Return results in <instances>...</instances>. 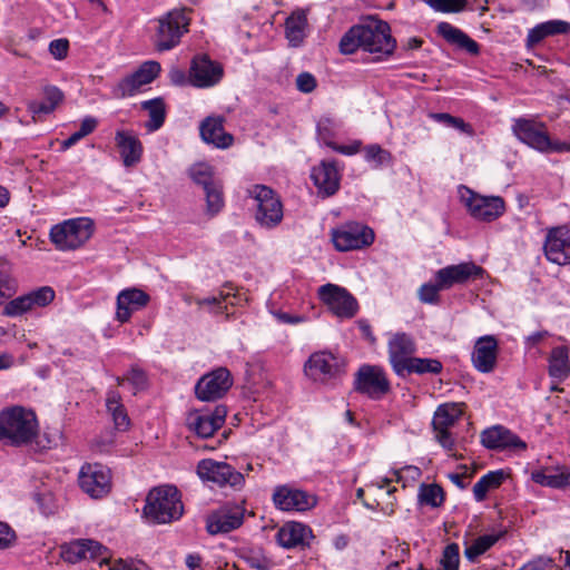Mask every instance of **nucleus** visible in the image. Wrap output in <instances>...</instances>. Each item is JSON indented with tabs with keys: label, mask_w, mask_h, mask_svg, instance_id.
I'll return each mask as SVG.
<instances>
[{
	"label": "nucleus",
	"mask_w": 570,
	"mask_h": 570,
	"mask_svg": "<svg viewBox=\"0 0 570 570\" xmlns=\"http://www.w3.org/2000/svg\"><path fill=\"white\" fill-rule=\"evenodd\" d=\"M183 512L184 507L176 487L161 485L155 488L146 498L144 515L151 523H170L178 520Z\"/></svg>",
	"instance_id": "obj_3"
},
{
	"label": "nucleus",
	"mask_w": 570,
	"mask_h": 570,
	"mask_svg": "<svg viewBox=\"0 0 570 570\" xmlns=\"http://www.w3.org/2000/svg\"><path fill=\"white\" fill-rule=\"evenodd\" d=\"M531 478L535 483L543 487L570 490V472L538 470L532 472Z\"/></svg>",
	"instance_id": "obj_35"
},
{
	"label": "nucleus",
	"mask_w": 570,
	"mask_h": 570,
	"mask_svg": "<svg viewBox=\"0 0 570 570\" xmlns=\"http://www.w3.org/2000/svg\"><path fill=\"white\" fill-rule=\"evenodd\" d=\"M395 46L390 26L381 20L353 26L340 40L341 53L352 55L361 49L373 55V60H382L391 56Z\"/></svg>",
	"instance_id": "obj_1"
},
{
	"label": "nucleus",
	"mask_w": 570,
	"mask_h": 570,
	"mask_svg": "<svg viewBox=\"0 0 570 570\" xmlns=\"http://www.w3.org/2000/svg\"><path fill=\"white\" fill-rule=\"evenodd\" d=\"M149 302V295L138 288H127L117 296L116 320L126 323L132 313L145 307Z\"/></svg>",
	"instance_id": "obj_27"
},
{
	"label": "nucleus",
	"mask_w": 570,
	"mask_h": 570,
	"mask_svg": "<svg viewBox=\"0 0 570 570\" xmlns=\"http://www.w3.org/2000/svg\"><path fill=\"white\" fill-rule=\"evenodd\" d=\"M16 541L14 530L8 523L0 521V549H9Z\"/></svg>",
	"instance_id": "obj_57"
},
{
	"label": "nucleus",
	"mask_w": 570,
	"mask_h": 570,
	"mask_svg": "<svg viewBox=\"0 0 570 570\" xmlns=\"http://www.w3.org/2000/svg\"><path fill=\"white\" fill-rule=\"evenodd\" d=\"M243 509L239 507H223L207 518L206 528L210 534L227 533L242 525Z\"/></svg>",
	"instance_id": "obj_24"
},
{
	"label": "nucleus",
	"mask_w": 570,
	"mask_h": 570,
	"mask_svg": "<svg viewBox=\"0 0 570 570\" xmlns=\"http://www.w3.org/2000/svg\"><path fill=\"white\" fill-rule=\"evenodd\" d=\"M247 562L250 568L257 570H271L273 567V562L265 557L252 556L247 558Z\"/></svg>",
	"instance_id": "obj_64"
},
{
	"label": "nucleus",
	"mask_w": 570,
	"mask_h": 570,
	"mask_svg": "<svg viewBox=\"0 0 570 570\" xmlns=\"http://www.w3.org/2000/svg\"><path fill=\"white\" fill-rule=\"evenodd\" d=\"M189 176L196 184L202 185L204 188L219 183V180L215 178L214 167L205 161L194 164L189 168Z\"/></svg>",
	"instance_id": "obj_43"
},
{
	"label": "nucleus",
	"mask_w": 570,
	"mask_h": 570,
	"mask_svg": "<svg viewBox=\"0 0 570 570\" xmlns=\"http://www.w3.org/2000/svg\"><path fill=\"white\" fill-rule=\"evenodd\" d=\"M503 480V471H491L487 473L473 485L474 499L478 502L483 501L487 498L488 492L499 488Z\"/></svg>",
	"instance_id": "obj_40"
},
{
	"label": "nucleus",
	"mask_w": 570,
	"mask_h": 570,
	"mask_svg": "<svg viewBox=\"0 0 570 570\" xmlns=\"http://www.w3.org/2000/svg\"><path fill=\"white\" fill-rule=\"evenodd\" d=\"M482 273L483 269L474 263H461L439 269L435 273V279L440 281L441 287L448 289L455 284H464L469 279L478 278Z\"/></svg>",
	"instance_id": "obj_25"
},
{
	"label": "nucleus",
	"mask_w": 570,
	"mask_h": 570,
	"mask_svg": "<svg viewBox=\"0 0 570 570\" xmlns=\"http://www.w3.org/2000/svg\"><path fill=\"white\" fill-rule=\"evenodd\" d=\"M436 31L449 43L455 45L472 55L479 52V45L466 33L449 22H440L436 26Z\"/></svg>",
	"instance_id": "obj_32"
},
{
	"label": "nucleus",
	"mask_w": 570,
	"mask_h": 570,
	"mask_svg": "<svg viewBox=\"0 0 570 570\" xmlns=\"http://www.w3.org/2000/svg\"><path fill=\"white\" fill-rule=\"evenodd\" d=\"M190 17L185 9H175L156 21L154 42L159 51L176 47L180 38L188 31Z\"/></svg>",
	"instance_id": "obj_5"
},
{
	"label": "nucleus",
	"mask_w": 570,
	"mask_h": 570,
	"mask_svg": "<svg viewBox=\"0 0 570 570\" xmlns=\"http://www.w3.org/2000/svg\"><path fill=\"white\" fill-rule=\"evenodd\" d=\"M364 159L372 164L375 168L392 163V155L389 150L383 149L377 144L367 145L363 149Z\"/></svg>",
	"instance_id": "obj_46"
},
{
	"label": "nucleus",
	"mask_w": 570,
	"mask_h": 570,
	"mask_svg": "<svg viewBox=\"0 0 570 570\" xmlns=\"http://www.w3.org/2000/svg\"><path fill=\"white\" fill-rule=\"evenodd\" d=\"M14 291V282L7 274L0 272V304L4 297L11 296Z\"/></svg>",
	"instance_id": "obj_60"
},
{
	"label": "nucleus",
	"mask_w": 570,
	"mask_h": 570,
	"mask_svg": "<svg viewBox=\"0 0 570 570\" xmlns=\"http://www.w3.org/2000/svg\"><path fill=\"white\" fill-rule=\"evenodd\" d=\"M39 433L36 413L27 407L14 405L0 411V441L22 446L30 444Z\"/></svg>",
	"instance_id": "obj_2"
},
{
	"label": "nucleus",
	"mask_w": 570,
	"mask_h": 570,
	"mask_svg": "<svg viewBox=\"0 0 570 570\" xmlns=\"http://www.w3.org/2000/svg\"><path fill=\"white\" fill-rule=\"evenodd\" d=\"M115 142L125 167H135L140 163L144 147L134 131L124 129L117 130L115 134Z\"/></svg>",
	"instance_id": "obj_26"
},
{
	"label": "nucleus",
	"mask_w": 570,
	"mask_h": 570,
	"mask_svg": "<svg viewBox=\"0 0 570 570\" xmlns=\"http://www.w3.org/2000/svg\"><path fill=\"white\" fill-rule=\"evenodd\" d=\"M230 297L229 292H220L218 295H212L198 301V304L204 306H213L215 312H223L227 307V301Z\"/></svg>",
	"instance_id": "obj_56"
},
{
	"label": "nucleus",
	"mask_w": 570,
	"mask_h": 570,
	"mask_svg": "<svg viewBox=\"0 0 570 570\" xmlns=\"http://www.w3.org/2000/svg\"><path fill=\"white\" fill-rule=\"evenodd\" d=\"M497 355L498 341L492 335H485L475 342L472 363L479 372L490 373L495 366Z\"/></svg>",
	"instance_id": "obj_29"
},
{
	"label": "nucleus",
	"mask_w": 570,
	"mask_h": 570,
	"mask_svg": "<svg viewBox=\"0 0 570 570\" xmlns=\"http://www.w3.org/2000/svg\"><path fill=\"white\" fill-rule=\"evenodd\" d=\"M69 42L67 39H56L49 43V52L58 60L67 57Z\"/></svg>",
	"instance_id": "obj_59"
},
{
	"label": "nucleus",
	"mask_w": 570,
	"mask_h": 570,
	"mask_svg": "<svg viewBox=\"0 0 570 570\" xmlns=\"http://www.w3.org/2000/svg\"><path fill=\"white\" fill-rule=\"evenodd\" d=\"M80 489L92 499H101L111 490V471L99 463H86L78 473Z\"/></svg>",
	"instance_id": "obj_10"
},
{
	"label": "nucleus",
	"mask_w": 570,
	"mask_h": 570,
	"mask_svg": "<svg viewBox=\"0 0 570 570\" xmlns=\"http://www.w3.org/2000/svg\"><path fill=\"white\" fill-rule=\"evenodd\" d=\"M332 242L338 252L362 249L372 245L375 235L372 228L357 222H348L332 229Z\"/></svg>",
	"instance_id": "obj_8"
},
{
	"label": "nucleus",
	"mask_w": 570,
	"mask_h": 570,
	"mask_svg": "<svg viewBox=\"0 0 570 570\" xmlns=\"http://www.w3.org/2000/svg\"><path fill=\"white\" fill-rule=\"evenodd\" d=\"M32 309L49 305L55 298V291L49 286H42L27 294Z\"/></svg>",
	"instance_id": "obj_49"
},
{
	"label": "nucleus",
	"mask_w": 570,
	"mask_h": 570,
	"mask_svg": "<svg viewBox=\"0 0 570 570\" xmlns=\"http://www.w3.org/2000/svg\"><path fill=\"white\" fill-rule=\"evenodd\" d=\"M356 390L372 399H380L389 391L384 371L379 366H362L356 377Z\"/></svg>",
	"instance_id": "obj_20"
},
{
	"label": "nucleus",
	"mask_w": 570,
	"mask_h": 570,
	"mask_svg": "<svg viewBox=\"0 0 570 570\" xmlns=\"http://www.w3.org/2000/svg\"><path fill=\"white\" fill-rule=\"evenodd\" d=\"M142 109L148 111L149 120L146 122L145 127L149 132H154L158 130L164 121L166 116L165 104L161 98H155L151 100L144 101L141 104Z\"/></svg>",
	"instance_id": "obj_39"
},
{
	"label": "nucleus",
	"mask_w": 570,
	"mask_h": 570,
	"mask_svg": "<svg viewBox=\"0 0 570 570\" xmlns=\"http://www.w3.org/2000/svg\"><path fill=\"white\" fill-rule=\"evenodd\" d=\"M106 406L112 416L116 428L119 430H126L129 426V417L124 405L120 403V395L117 392H108Z\"/></svg>",
	"instance_id": "obj_41"
},
{
	"label": "nucleus",
	"mask_w": 570,
	"mask_h": 570,
	"mask_svg": "<svg viewBox=\"0 0 570 570\" xmlns=\"http://www.w3.org/2000/svg\"><path fill=\"white\" fill-rule=\"evenodd\" d=\"M92 233V220L88 217H77L52 226L49 236L57 249L66 252L81 247Z\"/></svg>",
	"instance_id": "obj_4"
},
{
	"label": "nucleus",
	"mask_w": 570,
	"mask_h": 570,
	"mask_svg": "<svg viewBox=\"0 0 570 570\" xmlns=\"http://www.w3.org/2000/svg\"><path fill=\"white\" fill-rule=\"evenodd\" d=\"M232 385L230 372L226 367H218L198 380L195 393L200 401H215L223 397Z\"/></svg>",
	"instance_id": "obj_12"
},
{
	"label": "nucleus",
	"mask_w": 570,
	"mask_h": 570,
	"mask_svg": "<svg viewBox=\"0 0 570 570\" xmlns=\"http://www.w3.org/2000/svg\"><path fill=\"white\" fill-rule=\"evenodd\" d=\"M549 372L550 375L554 377H563L568 374L569 357L564 347L558 346L552 350L549 362Z\"/></svg>",
	"instance_id": "obj_44"
},
{
	"label": "nucleus",
	"mask_w": 570,
	"mask_h": 570,
	"mask_svg": "<svg viewBox=\"0 0 570 570\" xmlns=\"http://www.w3.org/2000/svg\"><path fill=\"white\" fill-rule=\"evenodd\" d=\"M223 77V68L207 56H197L191 61L189 71L190 82L199 88L215 86Z\"/></svg>",
	"instance_id": "obj_21"
},
{
	"label": "nucleus",
	"mask_w": 570,
	"mask_h": 570,
	"mask_svg": "<svg viewBox=\"0 0 570 570\" xmlns=\"http://www.w3.org/2000/svg\"><path fill=\"white\" fill-rule=\"evenodd\" d=\"M570 23L563 20H549L534 26L529 30L527 45L533 47L550 36L568 33Z\"/></svg>",
	"instance_id": "obj_33"
},
{
	"label": "nucleus",
	"mask_w": 570,
	"mask_h": 570,
	"mask_svg": "<svg viewBox=\"0 0 570 570\" xmlns=\"http://www.w3.org/2000/svg\"><path fill=\"white\" fill-rule=\"evenodd\" d=\"M512 131L520 141L540 153L549 146V134L543 122L519 118L513 121Z\"/></svg>",
	"instance_id": "obj_17"
},
{
	"label": "nucleus",
	"mask_w": 570,
	"mask_h": 570,
	"mask_svg": "<svg viewBox=\"0 0 570 570\" xmlns=\"http://www.w3.org/2000/svg\"><path fill=\"white\" fill-rule=\"evenodd\" d=\"M320 301L338 318H352L358 311L356 298L344 287L325 284L317 289Z\"/></svg>",
	"instance_id": "obj_9"
},
{
	"label": "nucleus",
	"mask_w": 570,
	"mask_h": 570,
	"mask_svg": "<svg viewBox=\"0 0 570 570\" xmlns=\"http://www.w3.org/2000/svg\"><path fill=\"white\" fill-rule=\"evenodd\" d=\"M463 409L460 403L442 404L438 407L433 417L434 429H449L462 415Z\"/></svg>",
	"instance_id": "obj_37"
},
{
	"label": "nucleus",
	"mask_w": 570,
	"mask_h": 570,
	"mask_svg": "<svg viewBox=\"0 0 570 570\" xmlns=\"http://www.w3.org/2000/svg\"><path fill=\"white\" fill-rule=\"evenodd\" d=\"M556 562L551 557L538 556L524 563L519 570H556Z\"/></svg>",
	"instance_id": "obj_55"
},
{
	"label": "nucleus",
	"mask_w": 570,
	"mask_h": 570,
	"mask_svg": "<svg viewBox=\"0 0 570 570\" xmlns=\"http://www.w3.org/2000/svg\"><path fill=\"white\" fill-rule=\"evenodd\" d=\"M503 534L504 531L484 534L474 539L470 543L465 542L464 556L468 560L474 561L479 556L483 554L494 546Z\"/></svg>",
	"instance_id": "obj_38"
},
{
	"label": "nucleus",
	"mask_w": 570,
	"mask_h": 570,
	"mask_svg": "<svg viewBox=\"0 0 570 570\" xmlns=\"http://www.w3.org/2000/svg\"><path fill=\"white\" fill-rule=\"evenodd\" d=\"M543 249L549 262L557 265L570 264V228L558 226L548 229Z\"/></svg>",
	"instance_id": "obj_15"
},
{
	"label": "nucleus",
	"mask_w": 570,
	"mask_h": 570,
	"mask_svg": "<svg viewBox=\"0 0 570 570\" xmlns=\"http://www.w3.org/2000/svg\"><path fill=\"white\" fill-rule=\"evenodd\" d=\"M311 178L318 194L328 197L340 188L341 173L333 160H323L312 168Z\"/></svg>",
	"instance_id": "obj_22"
},
{
	"label": "nucleus",
	"mask_w": 570,
	"mask_h": 570,
	"mask_svg": "<svg viewBox=\"0 0 570 570\" xmlns=\"http://www.w3.org/2000/svg\"><path fill=\"white\" fill-rule=\"evenodd\" d=\"M436 12L458 13L464 10L468 0H422Z\"/></svg>",
	"instance_id": "obj_48"
},
{
	"label": "nucleus",
	"mask_w": 570,
	"mask_h": 570,
	"mask_svg": "<svg viewBox=\"0 0 570 570\" xmlns=\"http://www.w3.org/2000/svg\"><path fill=\"white\" fill-rule=\"evenodd\" d=\"M255 202V219L264 228H274L283 219V204L277 194L265 185H254L248 189Z\"/></svg>",
	"instance_id": "obj_6"
},
{
	"label": "nucleus",
	"mask_w": 570,
	"mask_h": 570,
	"mask_svg": "<svg viewBox=\"0 0 570 570\" xmlns=\"http://www.w3.org/2000/svg\"><path fill=\"white\" fill-rule=\"evenodd\" d=\"M389 360L396 375L404 377V371L409 361L413 360L416 352L414 338L403 332L391 334L387 342Z\"/></svg>",
	"instance_id": "obj_13"
},
{
	"label": "nucleus",
	"mask_w": 570,
	"mask_h": 570,
	"mask_svg": "<svg viewBox=\"0 0 570 570\" xmlns=\"http://www.w3.org/2000/svg\"><path fill=\"white\" fill-rule=\"evenodd\" d=\"M307 26L306 14L302 10L294 11L285 22L286 38L292 46L297 47L305 38Z\"/></svg>",
	"instance_id": "obj_36"
},
{
	"label": "nucleus",
	"mask_w": 570,
	"mask_h": 570,
	"mask_svg": "<svg viewBox=\"0 0 570 570\" xmlns=\"http://www.w3.org/2000/svg\"><path fill=\"white\" fill-rule=\"evenodd\" d=\"M312 538V530L307 525L294 521L285 523L276 534L278 544L286 549L308 544Z\"/></svg>",
	"instance_id": "obj_31"
},
{
	"label": "nucleus",
	"mask_w": 570,
	"mask_h": 570,
	"mask_svg": "<svg viewBox=\"0 0 570 570\" xmlns=\"http://www.w3.org/2000/svg\"><path fill=\"white\" fill-rule=\"evenodd\" d=\"M459 560V546L456 543L448 544L441 559L442 570H458Z\"/></svg>",
	"instance_id": "obj_53"
},
{
	"label": "nucleus",
	"mask_w": 570,
	"mask_h": 570,
	"mask_svg": "<svg viewBox=\"0 0 570 570\" xmlns=\"http://www.w3.org/2000/svg\"><path fill=\"white\" fill-rule=\"evenodd\" d=\"M206 197V214L209 217L217 215L224 207L223 187L220 181L204 188Z\"/></svg>",
	"instance_id": "obj_45"
},
{
	"label": "nucleus",
	"mask_w": 570,
	"mask_h": 570,
	"mask_svg": "<svg viewBox=\"0 0 570 570\" xmlns=\"http://www.w3.org/2000/svg\"><path fill=\"white\" fill-rule=\"evenodd\" d=\"M481 443L491 450L519 449L524 450L525 443L510 430L495 425L481 433Z\"/></svg>",
	"instance_id": "obj_28"
},
{
	"label": "nucleus",
	"mask_w": 570,
	"mask_h": 570,
	"mask_svg": "<svg viewBox=\"0 0 570 570\" xmlns=\"http://www.w3.org/2000/svg\"><path fill=\"white\" fill-rule=\"evenodd\" d=\"M224 118L220 116L207 117L200 125V136L207 144L217 148H228L233 144V136L225 132L223 127Z\"/></svg>",
	"instance_id": "obj_30"
},
{
	"label": "nucleus",
	"mask_w": 570,
	"mask_h": 570,
	"mask_svg": "<svg viewBox=\"0 0 570 570\" xmlns=\"http://www.w3.org/2000/svg\"><path fill=\"white\" fill-rule=\"evenodd\" d=\"M107 549L98 541L78 539L61 547V557L66 562L95 561L99 558L106 560Z\"/></svg>",
	"instance_id": "obj_18"
},
{
	"label": "nucleus",
	"mask_w": 570,
	"mask_h": 570,
	"mask_svg": "<svg viewBox=\"0 0 570 570\" xmlns=\"http://www.w3.org/2000/svg\"><path fill=\"white\" fill-rule=\"evenodd\" d=\"M296 87L302 92H312L316 87V79L309 72H302L296 78Z\"/></svg>",
	"instance_id": "obj_58"
},
{
	"label": "nucleus",
	"mask_w": 570,
	"mask_h": 570,
	"mask_svg": "<svg viewBox=\"0 0 570 570\" xmlns=\"http://www.w3.org/2000/svg\"><path fill=\"white\" fill-rule=\"evenodd\" d=\"M62 99L63 94L59 88L55 86H48L43 89V99L29 101L27 107L33 117L48 115L56 109Z\"/></svg>",
	"instance_id": "obj_34"
},
{
	"label": "nucleus",
	"mask_w": 570,
	"mask_h": 570,
	"mask_svg": "<svg viewBox=\"0 0 570 570\" xmlns=\"http://www.w3.org/2000/svg\"><path fill=\"white\" fill-rule=\"evenodd\" d=\"M273 314L278 322L284 324L296 325L307 321V318L303 315L289 314L282 311L274 312Z\"/></svg>",
	"instance_id": "obj_62"
},
{
	"label": "nucleus",
	"mask_w": 570,
	"mask_h": 570,
	"mask_svg": "<svg viewBox=\"0 0 570 570\" xmlns=\"http://www.w3.org/2000/svg\"><path fill=\"white\" fill-rule=\"evenodd\" d=\"M99 567L101 570H137L124 560L109 561L107 557L106 560L99 558Z\"/></svg>",
	"instance_id": "obj_61"
},
{
	"label": "nucleus",
	"mask_w": 570,
	"mask_h": 570,
	"mask_svg": "<svg viewBox=\"0 0 570 570\" xmlns=\"http://www.w3.org/2000/svg\"><path fill=\"white\" fill-rule=\"evenodd\" d=\"M304 371L313 381L324 382L337 374L338 362L330 352H315L306 361Z\"/></svg>",
	"instance_id": "obj_23"
},
{
	"label": "nucleus",
	"mask_w": 570,
	"mask_h": 570,
	"mask_svg": "<svg viewBox=\"0 0 570 570\" xmlns=\"http://www.w3.org/2000/svg\"><path fill=\"white\" fill-rule=\"evenodd\" d=\"M459 195L474 219L492 222L505 210L504 200L499 196H482L465 186L459 188Z\"/></svg>",
	"instance_id": "obj_7"
},
{
	"label": "nucleus",
	"mask_w": 570,
	"mask_h": 570,
	"mask_svg": "<svg viewBox=\"0 0 570 570\" xmlns=\"http://www.w3.org/2000/svg\"><path fill=\"white\" fill-rule=\"evenodd\" d=\"M442 370L443 365L438 358L414 357L409 361V365L404 371V376L410 374H439Z\"/></svg>",
	"instance_id": "obj_42"
},
{
	"label": "nucleus",
	"mask_w": 570,
	"mask_h": 570,
	"mask_svg": "<svg viewBox=\"0 0 570 570\" xmlns=\"http://www.w3.org/2000/svg\"><path fill=\"white\" fill-rule=\"evenodd\" d=\"M227 410L219 405L213 412L194 411L187 416V425L200 438L212 436L225 422Z\"/></svg>",
	"instance_id": "obj_19"
},
{
	"label": "nucleus",
	"mask_w": 570,
	"mask_h": 570,
	"mask_svg": "<svg viewBox=\"0 0 570 570\" xmlns=\"http://www.w3.org/2000/svg\"><path fill=\"white\" fill-rule=\"evenodd\" d=\"M160 65L157 61L144 62L134 73L121 79L114 89V96L117 98L131 97L139 89L150 83L159 73Z\"/></svg>",
	"instance_id": "obj_16"
},
{
	"label": "nucleus",
	"mask_w": 570,
	"mask_h": 570,
	"mask_svg": "<svg viewBox=\"0 0 570 570\" xmlns=\"http://www.w3.org/2000/svg\"><path fill=\"white\" fill-rule=\"evenodd\" d=\"M338 129V124L328 117L320 119L317 122V135L318 138L328 147L334 144L333 138Z\"/></svg>",
	"instance_id": "obj_50"
},
{
	"label": "nucleus",
	"mask_w": 570,
	"mask_h": 570,
	"mask_svg": "<svg viewBox=\"0 0 570 570\" xmlns=\"http://www.w3.org/2000/svg\"><path fill=\"white\" fill-rule=\"evenodd\" d=\"M444 287L440 286V281L434 278V282H429L420 286L417 295L421 302L434 304L439 301V292Z\"/></svg>",
	"instance_id": "obj_51"
},
{
	"label": "nucleus",
	"mask_w": 570,
	"mask_h": 570,
	"mask_svg": "<svg viewBox=\"0 0 570 570\" xmlns=\"http://www.w3.org/2000/svg\"><path fill=\"white\" fill-rule=\"evenodd\" d=\"M431 117L435 121L443 124L446 127H452L466 134L472 132L471 126L466 124L462 118L453 117L445 112L433 114Z\"/></svg>",
	"instance_id": "obj_52"
},
{
	"label": "nucleus",
	"mask_w": 570,
	"mask_h": 570,
	"mask_svg": "<svg viewBox=\"0 0 570 570\" xmlns=\"http://www.w3.org/2000/svg\"><path fill=\"white\" fill-rule=\"evenodd\" d=\"M29 311H32V307L26 294L10 301L3 312L8 316H20Z\"/></svg>",
	"instance_id": "obj_54"
},
{
	"label": "nucleus",
	"mask_w": 570,
	"mask_h": 570,
	"mask_svg": "<svg viewBox=\"0 0 570 570\" xmlns=\"http://www.w3.org/2000/svg\"><path fill=\"white\" fill-rule=\"evenodd\" d=\"M273 502L282 511L305 512L317 504V498L301 489L279 485L274 490Z\"/></svg>",
	"instance_id": "obj_14"
},
{
	"label": "nucleus",
	"mask_w": 570,
	"mask_h": 570,
	"mask_svg": "<svg viewBox=\"0 0 570 570\" xmlns=\"http://www.w3.org/2000/svg\"><path fill=\"white\" fill-rule=\"evenodd\" d=\"M198 476L218 487L229 485L238 489L244 483V476L226 462L204 459L197 464Z\"/></svg>",
	"instance_id": "obj_11"
},
{
	"label": "nucleus",
	"mask_w": 570,
	"mask_h": 570,
	"mask_svg": "<svg viewBox=\"0 0 570 570\" xmlns=\"http://www.w3.org/2000/svg\"><path fill=\"white\" fill-rule=\"evenodd\" d=\"M548 147L546 150H542L544 154L550 153H557V154H563V153H570V142L568 141H560V140H552L550 137L548 138Z\"/></svg>",
	"instance_id": "obj_63"
},
{
	"label": "nucleus",
	"mask_w": 570,
	"mask_h": 570,
	"mask_svg": "<svg viewBox=\"0 0 570 570\" xmlns=\"http://www.w3.org/2000/svg\"><path fill=\"white\" fill-rule=\"evenodd\" d=\"M419 500L422 504L436 508L444 500L443 491L436 484L422 485L419 492Z\"/></svg>",
	"instance_id": "obj_47"
}]
</instances>
